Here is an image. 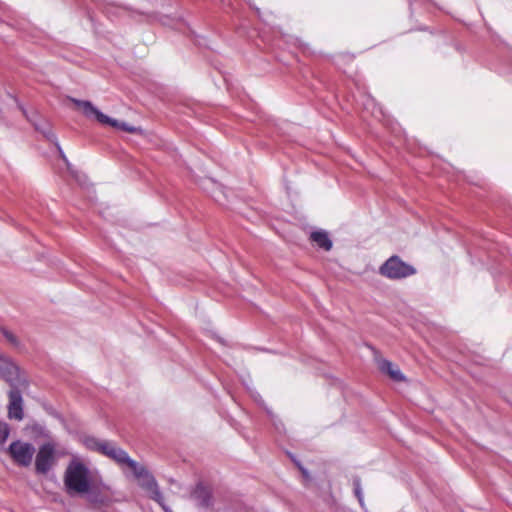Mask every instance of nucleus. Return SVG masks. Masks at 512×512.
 I'll return each instance as SVG.
<instances>
[{
  "label": "nucleus",
  "mask_w": 512,
  "mask_h": 512,
  "mask_svg": "<svg viewBox=\"0 0 512 512\" xmlns=\"http://www.w3.org/2000/svg\"><path fill=\"white\" fill-rule=\"evenodd\" d=\"M104 444H108V441H99L98 439L96 438H86L85 439V445L87 448L91 449V450H94V451H97L99 453L102 454V445Z\"/></svg>",
  "instance_id": "13"
},
{
  "label": "nucleus",
  "mask_w": 512,
  "mask_h": 512,
  "mask_svg": "<svg viewBox=\"0 0 512 512\" xmlns=\"http://www.w3.org/2000/svg\"><path fill=\"white\" fill-rule=\"evenodd\" d=\"M55 448L51 443L43 444L35 459V469L37 473L46 474L55 464Z\"/></svg>",
  "instance_id": "7"
},
{
  "label": "nucleus",
  "mask_w": 512,
  "mask_h": 512,
  "mask_svg": "<svg viewBox=\"0 0 512 512\" xmlns=\"http://www.w3.org/2000/svg\"><path fill=\"white\" fill-rule=\"evenodd\" d=\"M379 273L389 279L396 280L412 276L416 269L404 262L399 256H391L379 268Z\"/></svg>",
  "instance_id": "4"
},
{
  "label": "nucleus",
  "mask_w": 512,
  "mask_h": 512,
  "mask_svg": "<svg viewBox=\"0 0 512 512\" xmlns=\"http://www.w3.org/2000/svg\"><path fill=\"white\" fill-rule=\"evenodd\" d=\"M193 497L197 500L200 507H208L211 504V493L203 485H198L195 488Z\"/></svg>",
  "instance_id": "12"
},
{
  "label": "nucleus",
  "mask_w": 512,
  "mask_h": 512,
  "mask_svg": "<svg viewBox=\"0 0 512 512\" xmlns=\"http://www.w3.org/2000/svg\"><path fill=\"white\" fill-rule=\"evenodd\" d=\"M102 454L114 460L120 466H127L130 468V462H135L132 460L126 451L117 447L115 444L108 442V444L102 445Z\"/></svg>",
  "instance_id": "9"
},
{
  "label": "nucleus",
  "mask_w": 512,
  "mask_h": 512,
  "mask_svg": "<svg viewBox=\"0 0 512 512\" xmlns=\"http://www.w3.org/2000/svg\"><path fill=\"white\" fill-rule=\"evenodd\" d=\"M63 483L69 496L85 495L92 489L91 473L87 465L80 459H72L64 472Z\"/></svg>",
  "instance_id": "1"
},
{
  "label": "nucleus",
  "mask_w": 512,
  "mask_h": 512,
  "mask_svg": "<svg viewBox=\"0 0 512 512\" xmlns=\"http://www.w3.org/2000/svg\"><path fill=\"white\" fill-rule=\"evenodd\" d=\"M310 240L326 251H329L332 248V241L330 240L328 233L325 231L312 232Z\"/></svg>",
  "instance_id": "11"
},
{
  "label": "nucleus",
  "mask_w": 512,
  "mask_h": 512,
  "mask_svg": "<svg viewBox=\"0 0 512 512\" xmlns=\"http://www.w3.org/2000/svg\"><path fill=\"white\" fill-rule=\"evenodd\" d=\"M10 429L6 423H0V444H4L9 437Z\"/></svg>",
  "instance_id": "14"
},
{
  "label": "nucleus",
  "mask_w": 512,
  "mask_h": 512,
  "mask_svg": "<svg viewBox=\"0 0 512 512\" xmlns=\"http://www.w3.org/2000/svg\"><path fill=\"white\" fill-rule=\"evenodd\" d=\"M9 404H8V417L21 421L24 417L23 414V399L21 392L16 387H11L9 391Z\"/></svg>",
  "instance_id": "8"
},
{
  "label": "nucleus",
  "mask_w": 512,
  "mask_h": 512,
  "mask_svg": "<svg viewBox=\"0 0 512 512\" xmlns=\"http://www.w3.org/2000/svg\"><path fill=\"white\" fill-rule=\"evenodd\" d=\"M131 472L138 481V484L151 494V498L159 503L163 508L162 494L159 491L157 482L147 468L138 462H130Z\"/></svg>",
  "instance_id": "3"
},
{
  "label": "nucleus",
  "mask_w": 512,
  "mask_h": 512,
  "mask_svg": "<svg viewBox=\"0 0 512 512\" xmlns=\"http://www.w3.org/2000/svg\"><path fill=\"white\" fill-rule=\"evenodd\" d=\"M0 377L11 387H26L27 382L21 377L18 366L10 359L0 356Z\"/></svg>",
  "instance_id": "5"
},
{
  "label": "nucleus",
  "mask_w": 512,
  "mask_h": 512,
  "mask_svg": "<svg viewBox=\"0 0 512 512\" xmlns=\"http://www.w3.org/2000/svg\"><path fill=\"white\" fill-rule=\"evenodd\" d=\"M376 361L378 369L382 373L388 375L392 380L396 382L405 381V376L402 374L397 365L384 358H378Z\"/></svg>",
  "instance_id": "10"
},
{
  "label": "nucleus",
  "mask_w": 512,
  "mask_h": 512,
  "mask_svg": "<svg viewBox=\"0 0 512 512\" xmlns=\"http://www.w3.org/2000/svg\"><path fill=\"white\" fill-rule=\"evenodd\" d=\"M2 331V334L4 335V337L12 344L16 345L17 344V338L13 335V333H11L10 331H8L7 329L5 328H2L1 329Z\"/></svg>",
  "instance_id": "16"
},
{
  "label": "nucleus",
  "mask_w": 512,
  "mask_h": 512,
  "mask_svg": "<svg viewBox=\"0 0 512 512\" xmlns=\"http://www.w3.org/2000/svg\"><path fill=\"white\" fill-rule=\"evenodd\" d=\"M73 102L83 112V114L86 117L93 116L99 123H101L103 125H109L113 128H117V129L129 132V133H137L140 131L139 128L130 126L124 122H119V121L112 119L109 116L103 114L96 107H94L93 104L89 101L73 100Z\"/></svg>",
  "instance_id": "2"
},
{
  "label": "nucleus",
  "mask_w": 512,
  "mask_h": 512,
  "mask_svg": "<svg viewBox=\"0 0 512 512\" xmlns=\"http://www.w3.org/2000/svg\"><path fill=\"white\" fill-rule=\"evenodd\" d=\"M8 451L16 464L26 467L31 464L35 449L30 443L14 441Z\"/></svg>",
  "instance_id": "6"
},
{
  "label": "nucleus",
  "mask_w": 512,
  "mask_h": 512,
  "mask_svg": "<svg viewBox=\"0 0 512 512\" xmlns=\"http://www.w3.org/2000/svg\"><path fill=\"white\" fill-rule=\"evenodd\" d=\"M353 487H354V493L357 497L358 501L362 503L363 496H362V490H361V481L359 478H355L353 480Z\"/></svg>",
  "instance_id": "15"
}]
</instances>
